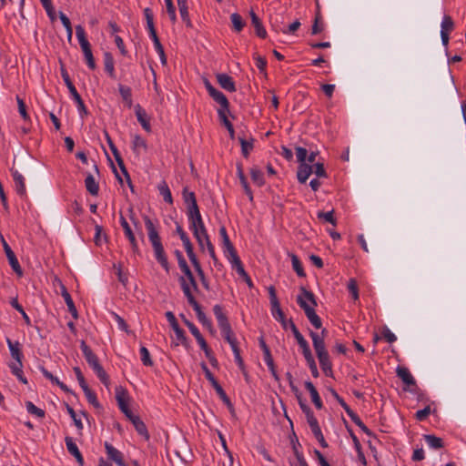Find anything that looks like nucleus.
<instances>
[{"label":"nucleus","instance_id":"8","mask_svg":"<svg viewBox=\"0 0 466 466\" xmlns=\"http://www.w3.org/2000/svg\"><path fill=\"white\" fill-rule=\"evenodd\" d=\"M1 242L11 268L18 276H22L23 270L18 262V259L16 258L15 254L14 253V251L12 250V248H10V246L8 245V243L5 241V238L2 235Z\"/></svg>","mask_w":466,"mask_h":466},{"label":"nucleus","instance_id":"28","mask_svg":"<svg viewBox=\"0 0 466 466\" xmlns=\"http://www.w3.org/2000/svg\"><path fill=\"white\" fill-rule=\"evenodd\" d=\"M250 17H251V24L255 27L257 35L261 38H265L267 32H266L260 19L258 18V16L253 11H251Z\"/></svg>","mask_w":466,"mask_h":466},{"label":"nucleus","instance_id":"25","mask_svg":"<svg viewBox=\"0 0 466 466\" xmlns=\"http://www.w3.org/2000/svg\"><path fill=\"white\" fill-rule=\"evenodd\" d=\"M237 175L239 178L240 184L243 187L244 192L248 197L249 200H253L252 191L248 184L247 177L244 175L243 167L241 164L237 165Z\"/></svg>","mask_w":466,"mask_h":466},{"label":"nucleus","instance_id":"24","mask_svg":"<svg viewBox=\"0 0 466 466\" xmlns=\"http://www.w3.org/2000/svg\"><path fill=\"white\" fill-rule=\"evenodd\" d=\"M305 388L309 390L311 397V400L314 403L315 407L319 410L322 409V400L313 383L309 380L305 381Z\"/></svg>","mask_w":466,"mask_h":466},{"label":"nucleus","instance_id":"3","mask_svg":"<svg viewBox=\"0 0 466 466\" xmlns=\"http://www.w3.org/2000/svg\"><path fill=\"white\" fill-rule=\"evenodd\" d=\"M178 282L180 284L181 289L187 299L188 304L193 308L197 314V318L198 321L210 331L213 329L212 322L208 319L206 314L203 312L200 305L196 300L193 296V292L191 291L189 285L187 283L186 279L182 277H179Z\"/></svg>","mask_w":466,"mask_h":466},{"label":"nucleus","instance_id":"40","mask_svg":"<svg viewBox=\"0 0 466 466\" xmlns=\"http://www.w3.org/2000/svg\"><path fill=\"white\" fill-rule=\"evenodd\" d=\"M424 440L426 441L427 444L432 448V449H441L443 447V441L442 439L431 434L424 435Z\"/></svg>","mask_w":466,"mask_h":466},{"label":"nucleus","instance_id":"1","mask_svg":"<svg viewBox=\"0 0 466 466\" xmlns=\"http://www.w3.org/2000/svg\"><path fill=\"white\" fill-rule=\"evenodd\" d=\"M297 302L299 307L304 310L305 315L307 316L309 322L316 328L320 329L322 326V322L320 318L317 315L315 311V307L317 306V301L314 294L306 289L304 287L300 288V294L297 298Z\"/></svg>","mask_w":466,"mask_h":466},{"label":"nucleus","instance_id":"60","mask_svg":"<svg viewBox=\"0 0 466 466\" xmlns=\"http://www.w3.org/2000/svg\"><path fill=\"white\" fill-rule=\"evenodd\" d=\"M66 410H67L68 414L70 415V417L72 418V420H74L76 427L79 431L83 430V427H84L83 423H82L81 420L77 418L75 410L71 406L66 404Z\"/></svg>","mask_w":466,"mask_h":466},{"label":"nucleus","instance_id":"13","mask_svg":"<svg viewBox=\"0 0 466 466\" xmlns=\"http://www.w3.org/2000/svg\"><path fill=\"white\" fill-rule=\"evenodd\" d=\"M105 449L107 457L113 461L117 466H127L123 458V454L120 451L116 449L113 445L108 442H105Z\"/></svg>","mask_w":466,"mask_h":466},{"label":"nucleus","instance_id":"38","mask_svg":"<svg viewBox=\"0 0 466 466\" xmlns=\"http://www.w3.org/2000/svg\"><path fill=\"white\" fill-rule=\"evenodd\" d=\"M271 312L275 319L281 323V326L284 329H287L289 327V320L286 319L285 314L282 311L280 306L275 308V309H271Z\"/></svg>","mask_w":466,"mask_h":466},{"label":"nucleus","instance_id":"12","mask_svg":"<svg viewBox=\"0 0 466 466\" xmlns=\"http://www.w3.org/2000/svg\"><path fill=\"white\" fill-rule=\"evenodd\" d=\"M119 220H120V225L124 229L125 236L127 237V238L128 239V241L131 245L132 250L134 252H138V244H137V238L135 237V234L133 232L130 225L127 221L126 218L123 216L122 212H120Z\"/></svg>","mask_w":466,"mask_h":466},{"label":"nucleus","instance_id":"63","mask_svg":"<svg viewBox=\"0 0 466 466\" xmlns=\"http://www.w3.org/2000/svg\"><path fill=\"white\" fill-rule=\"evenodd\" d=\"M23 366H10L12 373L24 384H27V380L24 376Z\"/></svg>","mask_w":466,"mask_h":466},{"label":"nucleus","instance_id":"52","mask_svg":"<svg viewBox=\"0 0 466 466\" xmlns=\"http://www.w3.org/2000/svg\"><path fill=\"white\" fill-rule=\"evenodd\" d=\"M454 28V23L452 18L450 15H444L441 22V32L450 33Z\"/></svg>","mask_w":466,"mask_h":466},{"label":"nucleus","instance_id":"27","mask_svg":"<svg viewBox=\"0 0 466 466\" xmlns=\"http://www.w3.org/2000/svg\"><path fill=\"white\" fill-rule=\"evenodd\" d=\"M118 90L125 105L128 108H131L133 106L131 88L129 86L119 84Z\"/></svg>","mask_w":466,"mask_h":466},{"label":"nucleus","instance_id":"32","mask_svg":"<svg viewBox=\"0 0 466 466\" xmlns=\"http://www.w3.org/2000/svg\"><path fill=\"white\" fill-rule=\"evenodd\" d=\"M131 422L139 435L143 436L147 441L149 440V433L147 431V426L138 416L134 418Z\"/></svg>","mask_w":466,"mask_h":466},{"label":"nucleus","instance_id":"21","mask_svg":"<svg viewBox=\"0 0 466 466\" xmlns=\"http://www.w3.org/2000/svg\"><path fill=\"white\" fill-rule=\"evenodd\" d=\"M135 113H136V116L137 118V121L140 123L142 127L147 132H150L151 131V126H150L149 118L147 116V114L146 110L143 109L140 106V105H137L135 106Z\"/></svg>","mask_w":466,"mask_h":466},{"label":"nucleus","instance_id":"10","mask_svg":"<svg viewBox=\"0 0 466 466\" xmlns=\"http://www.w3.org/2000/svg\"><path fill=\"white\" fill-rule=\"evenodd\" d=\"M76 35L84 53L85 58H94L90 44L86 38L85 29L81 25L76 27Z\"/></svg>","mask_w":466,"mask_h":466},{"label":"nucleus","instance_id":"64","mask_svg":"<svg viewBox=\"0 0 466 466\" xmlns=\"http://www.w3.org/2000/svg\"><path fill=\"white\" fill-rule=\"evenodd\" d=\"M16 101L18 105V111L21 116L25 121L29 120V116L26 111V106L22 98H20L18 96H16Z\"/></svg>","mask_w":466,"mask_h":466},{"label":"nucleus","instance_id":"9","mask_svg":"<svg viewBox=\"0 0 466 466\" xmlns=\"http://www.w3.org/2000/svg\"><path fill=\"white\" fill-rule=\"evenodd\" d=\"M6 343L10 350L11 357L15 360V362L10 363V366H23L22 359V346L19 341H12L9 338L6 339Z\"/></svg>","mask_w":466,"mask_h":466},{"label":"nucleus","instance_id":"50","mask_svg":"<svg viewBox=\"0 0 466 466\" xmlns=\"http://www.w3.org/2000/svg\"><path fill=\"white\" fill-rule=\"evenodd\" d=\"M83 391L85 393V396H86L87 401L91 405H93L95 408H100V403L97 400L96 395V393L93 390H91L90 388L86 389Z\"/></svg>","mask_w":466,"mask_h":466},{"label":"nucleus","instance_id":"7","mask_svg":"<svg viewBox=\"0 0 466 466\" xmlns=\"http://www.w3.org/2000/svg\"><path fill=\"white\" fill-rule=\"evenodd\" d=\"M189 228L192 230L194 237L196 238L199 248H203V240L206 239V238H208L203 219L200 218L198 220H190Z\"/></svg>","mask_w":466,"mask_h":466},{"label":"nucleus","instance_id":"11","mask_svg":"<svg viewBox=\"0 0 466 466\" xmlns=\"http://www.w3.org/2000/svg\"><path fill=\"white\" fill-rule=\"evenodd\" d=\"M258 343H259L260 349L263 351V356H264L265 363L268 367V369L271 371V374L275 378V380H279V375H278V373L276 371V369H275V365H274L273 358H272L271 353H270V350L268 347V345L266 344L265 339H264L263 337H260L258 339Z\"/></svg>","mask_w":466,"mask_h":466},{"label":"nucleus","instance_id":"36","mask_svg":"<svg viewBox=\"0 0 466 466\" xmlns=\"http://www.w3.org/2000/svg\"><path fill=\"white\" fill-rule=\"evenodd\" d=\"M157 189H158L160 195L163 197V199L166 202H167L169 204L173 203L171 191H170L166 181H162L161 183H159L157 186Z\"/></svg>","mask_w":466,"mask_h":466},{"label":"nucleus","instance_id":"45","mask_svg":"<svg viewBox=\"0 0 466 466\" xmlns=\"http://www.w3.org/2000/svg\"><path fill=\"white\" fill-rule=\"evenodd\" d=\"M26 410L28 413L35 415L38 418H44L45 417V410L36 407L33 402L26 401L25 402Z\"/></svg>","mask_w":466,"mask_h":466},{"label":"nucleus","instance_id":"44","mask_svg":"<svg viewBox=\"0 0 466 466\" xmlns=\"http://www.w3.org/2000/svg\"><path fill=\"white\" fill-rule=\"evenodd\" d=\"M225 256L228 258V261L230 262L234 269L243 266L238 255L237 254L236 249L228 252L227 254H225Z\"/></svg>","mask_w":466,"mask_h":466},{"label":"nucleus","instance_id":"51","mask_svg":"<svg viewBox=\"0 0 466 466\" xmlns=\"http://www.w3.org/2000/svg\"><path fill=\"white\" fill-rule=\"evenodd\" d=\"M105 137H106V140L107 142V145H108L115 159L117 160V159L122 158L117 147H116L111 137L109 136V134L106 131H105Z\"/></svg>","mask_w":466,"mask_h":466},{"label":"nucleus","instance_id":"2","mask_svg":"<svg viewBox=\"0 0 466 466\" xmlns=\"http://www.w3.org/2000/svg\"><path fill=\"white\" fill-rule=\"evenodd\" d=\"M309 336L312 339L313 347L316 351V355L319 359L320 368L324 374L328 377L332 376V363L329 360V355L323 342V338L319 337V334L310 330Z\"/></svg>","mask_w":466,"mask_h":466},{"label":"nucleus","instance_id":"56","mask_svg":"<svg viewBox=\"0 0 466 466\" xmlns=\"http://www.w3.org/2000/svg\"><path fill=\"white\" fill-rule=\"evenodd\" d=\"M201 368L204 371L206 379L211 383L212 387L215 388L216 386L219 385L212 372L209 370L206 363H201Z\"/></svg>","mask_w":466,"mask_h":466},{"label":"nucleus","instance_id":"57","mask_svg":"<svg viewBox=\"0 0 466 466\" xmlns=\"http://www.w3.org/2000/svg\"><path fill=\"white\" fill-rule=\"evenodd\" d=\"M143 219L145 221V226L147 230L148 237L158 234L157 228L155 227L153 221L150 219V218L148 216H147V215L143 216Z\"/></svg>","mask_w":466,"mask_h":466},{"label":"nucleus","instance_id":"35","mask_svg":"<svg viewBox=\"0 0 466 466\" xmlns=\"http://www.w3.org/2000/svg\"><path fill=\"white\" fill-rule=\"evenodd\" d=\"M219 234L222 238L224 253L227 254L229 251H233V249H235V248L228 238V235L227 233V229L225 227H221L219 228Z\"/></svg>","mask_w":466,"mask_h":466},{"label":"nucleus","instance_id":"17","mask_svg":"<svg viewBox=\"0 0 466 466\" xmlns=\"http://www.w3.org/2000/svg\"><path fill=\"white\" fill-rule=\"evenodd\" d=\"M397 376L402 380L408 387L416 386V380L410 372L409 369L402 366H398L396 369Z\"/></svg>","mask_w":466,"mask_h":466},{"label":"nucleus","instance_id":"18","mask_svg":"<svg viewBox=\"0 0 466 466\" xmlns=\"http://www.w3.org/2000/svg\"><path fill=\"white\" fill-rule=\"evenodd\" d=\"M213 312L217 319L218 325L220 330L227 329L228 327H231L228 322V317L223 312V308L220 305H218V304L215 305L213 307Z\"/></svg>","mask_w":466,"mask_h":466},{"label":"nucleus","instance_id":"62","mask_svg":"<svg viewBox=\"0 0 466 466\" xmlns=\"http://www.w3.org/2000/svg\"><path fill=\"white\" fill-rule=\"evenodd\" d=\"M268 294H269V299H270V304H271V309H275V308H278L279 305V301L277 298V294H276V289L274 286H269L268 288Z\"/></svg>","mask_w":466,"mask_h":466},{"label":"nucleus","instance_id":"61","mask_svg":"<svg viewBox=\"0 0 466 466\" xmlns=\"http://www.w3.org/2000/svg\"><path fill=\"white\" fill-rule=\"evenodd\" d=\"M238 140H239V143L241 145L242 155L245 157H248V156L249 154V151L252 150V148H253V143L249 142V141H247L243 137H239Z\"/></svg>","mask_w":466,"mask_h":466},{"label":"nucleus","instance_id":"23","mask_svg":"<svg viewBox=\"0 0 466 466\" xmlns=\"http://www.w3.org/2000/svg\"><path fill=\"white\" fill-rule=\"evenodd\" d=\"M313 173V167L308 163H300L298 167L297 177L299 183L304 184Z\"/></svg>","mask_w":466,"mask_h":466},{"label":"nucleus","instance_id":"19","mask_svg":"<svg viewBox=\"0 0 466 466\" xmlns=\"http://www.w3.org/2000/svg\"><path fill=\"white\" fill-rule=\"evenodd\" d=\"M116 399L120 410L123 413H127V410L129 409L127 404L128 395L127 392L122 387H117L116 389Z\"/></svg>","mask_w":466,"mask_h":466},{"label":"nucleus","instance_id":"54","mask_svg":"<svg viewBox=\"0 0 466 466\" xmlns=\"http://www.w3.org/2000/svg\"><path fill=\"white\" fill-rule=\"evenodd\" d=\"M116 161L117 163V165H118L122 174L125 176V178H126V180H127V182L128 184V187H130V189L132 191H134V187L132 185V181H131L130 176H129V174L127 172V167L125 166L123 158L117 159Z\"/></svg>","mask_w":466,"mask_h":466},{"label":"nucleus","instance_id":"42","mask_svg":"<svg viewBox=\"0 0 466 466\" xmlns=\"http://www.w3.org/2000/svg\"><path fill=\"white\" fill-rule=\"evenodd\" d=\"M11 306L15 309L19 313H21L25 324L27 326L31 325V319L28 315L24 310L23 307L18 303L17 298H13L10 301Z\"/></svg>","mask_w":466,"mask_h":466},{"label":"nucleus","instance_id":"5","mask_svg":"<svg viewBox=\"0 0 466 466\" xmlns=\"http://www.w3.org/2000/svg\"><path fill=\"white\" fill-rule=\"evenodd\" d=\"M60 71H61L62 78H63L66 87L68 88L70 95L72 96L74 101L76 103L77 109H78L79 113L80 114L83 113V114L86 115L87 110L84 104V101L81 98L80 95L78 94L73 82L71 81L70 76L66 69V66L62 62V60H60Z\"/></svg>","mask_w":466,"mask_h":466},{"label":"nucleus","instance_id":"41","mask_svg":"<svg viewBox=\"0 0 466 466\" xmlns=\"http://www.w3.org/2000/svg\"><path fill=\"white\" fill-rule=\"evenodd\" d=\"M307 422L309 423V426L314 435L315 438L320 437L322 434L321 429L319 425V421L317 418L314 416H309V419H307Z\"/></svg>","mask_w":466,"mask_h":466},{"label":"nucleus","instance_id":"20","mask_svg":"<svg viewBox=\"0 0 466 466\" xmlns=\"http://www.w3.org/2000/svg\"><path fill=\"white\" fill-rule=\"evenodd\" d=\"M218 104H219L220 107L218 108V110H222V112L224 111H229V102L228 100V98L226 97V96L218 91V89H212L210 90V95H209Z\"/></svg>","mask_w":466,"mask_h":466},{"label":"nucleus","instance_id":"47","mask_svg":"<svg viewBox=\"0 0 466 466\" xmlns=\"http://www.w3.org/2000/svg\"><path fill=\"white\" fill-rule=\"evenodd\" d=\"M139 352H140V359H141L143 365H145L147 367L153 366V360L150 357V353H149L148 350L146 347L142 346L139 350Z\"/></svg>","mask_w":466,"mask_h":466},{"label":"nucleus","instance_id":"48","mask_svg":"<svg viewBox=\"0 0 466 466\" xmlns=\"http://www.w3.org/2000/svg\"><path fill=\"white\" fill-rule=\"evenodd\" d=\"M198 276L200 279V281L204 287L205 289L209 290V283L205 276L204 270L200 265V262L198 264L193 265Z\"/></svg>","mask_w":466,"mask_h":466},{"label":"nucleus","instance_id":"43","mask_svg":"<svg viewBox=\"0 0 466 466\" xmlns=\"http://www.w3.org/2000/svg\"><path fill=\"white\" fill-rule=\"evenodd\" d=\"M225 256L228 258V261L230 262L234 269L243 266L238 255L237 254L236 249L228 252L227 254H225Z\"/></svg>","mask_w":466,"mask_h":466},{"label":"nucleus","instance_id":"39","mask_svg":"<svg viewBox=\"0 0 466 466\" xmlns=\"http://www.w3.org/2000/svg\"><path fill=\"white\" fill-rule=\"evenodd\" d=\"M132 147L137 154H139L140 149L147 150V145L146 140L141 136L135 135L133 137Z\"/></svg>","mask_w":466,"mask_h":466},{"label":"nucleus","instance_id":"29","mask_svg":"<svg viewBox=\"0 0 466 466\" xmlns=\"http://www.w3.org/2000/svg\"><path fill=\"white\" fill-rule=\"evenodd\" d=\"M85 186L86 190L92 195V196H97L99 191V186L98 183L96 181L93 175L88 174L85 179Z\"/></svg>","mask_w":466,"mask_h":466},{"label":"nucleus","instance_id":"49","mask_svg":"<svg viewBox=\"0 0 466 466\" xmlns=\"http://www.w3.org/2000/svg\"><path fill=\"white\" fill-rule=\"evenodd\" d=\"M233 27L236 31L239 32L243 29L245 23L240 15L234 13L230 16Z\"/></svg>","mask_w":466,"mask_h":466},{"label":"nucleus","instance_id":"15","mask_svg":"<svg viewBox=\"0 0 466 466\" xmlns=\"http://www.w3.org/2000/svg\"><path fill=\"white\" fill-rule=\"evenodd\" d=\"M65 442H66V446L68 452L76 458V460L79 463V465L83 466L84 458H83L80 451L78 450L76 442L74 441L73 438L66 436L65 438Z\"/></svg>","mask_w":466,"mask_h":466},{"label":"nucleus","instance_id":"53","mask_svg":"<svg viewBox=\"0 0 466 466\" xmlns=\"http://www.w3.org/2000/svg\"><path fill=\"white\" fill-rule=\"evenodd\" d=\"M182 197H183V200L186 205H190V204L197 202L195 193L192 191H189L187 187H185L183 188Z\"/></svg>","mask_w":466,"mask_h":466},{"label":"nucleus","instance_id":"31","mask_svg":"<svg viewBox=\"0 0 466 466\" xmlns=\"http://www.w3.org/2000/svg\"><path fill=\"white\" fill-rule=\"evenodd\" d=\"M228 113H229V111L222 112V110H218V117H219L221 123L228 129L230 138L233 139L235 137V130H234L233 125L228 118Z\"/></svg>","mask_w":466,"mask_h":466},{"label":"nucleus","instance_id":"34","mask_svg":"<svg viewBox=\"0 0 466 466\" xmlns=\"http://www.w3.org/2000/svg\"><path fill=\"white\" fill-rule=\"evenodd\" d=\"M184 323L188 328V329L190 330L191 334L195 337V339H197L198 345L204 344V342L206 340H205L204 337L201 335V333L198 330V329L196 327V325L194 323H192L191 321H189L188 319H184Z\"/></svg>","mask_w":466,"mask_h":466},{"label":"nucleus","instance_id":"22","mask_svg":"<svg viewBox=\"0 0 466 466\" xmlns=\"http://www.w3.org/2000/svg\"><path fill=\"white\" fill-rule=\"evenodd\" d=\"M217 81L219 86L228 92H235L236 86L233 78L227 74H218L216 76Z\"/></svg>","mask_w":466,"mask_h":466},{"label":"nucleus","instance_id":"33","mask_svg":"<svg viewBox=\"0 0 466 466\" xmlns=\"http://www.w3.org/2000/svg\"><path fill=\"white\" fill-rule=\"evenodd\" d=\"M221 334L225 340L230 345L232 350L238 348L237 339L231 327L222 329Z\"/></svg>","mask_w":466,"mask_h":466},{"label":"nucleus","instance_id":"55","mask_svg":"<svg viewBox=\"0 0 466 466\" xmlns=\"http://www.w3.org/2000/svg\"><path fill=\"white\" fill-rule=\"evenodd\" d=\"M299 405L303 411V413L306 415V418L309 419V416H314V413L310 407L306 403V400L302 398V395L297 398Z\"/></svg>","mask_w":466,"mask_h":466},{"label":"nucleus","instance_id":"6","mask_svg":"<svg viewBox=\"0 0 466 466\" xmlns=\"http://www.w3.org/2000/svg\"><path fill=\"white\" fill-rule=\"evenodd\" d=\"M148 239L152 245L157 261L168 272L169 264L159 234L149 236Z\"/></svg>","mask_w":466,"mask_h":466},{"label":"nucleus","instance_id":"37","mask_svg":"<svg viewBox=\"0 0 466 466\" xmlns=\"http://www.w3.org/2000/svg\"><path fill=\"white\" fill-rule=\"evenodd\" d=\"M250 177L255 185L262 187L265 184L264 174L258 167H252L250 169Z\"/></svg>","mask_w":466,"mask_h":466},{"label":"nucleus","instance_id":"58","mask_svg":"<svg viewBox=\"0 0 466 466\" xmlns=\"http://www.w3.org/2000/svg\"><path fill=\"white\" fill-rule=\"evenodd\" d=\"M297 342L302 350V354H303L304 358H307V357H309L312 355L309 345L308 341L304 339V337H300L299 339H297Z\"/></svg>","mask_w":466,"mask_h":466},{"label":"nucleus","instance_id":"26","mask_svg":"<svg viewBox=\"0 0 466 466\" xmlns=\"http://www.w3.org/2000/svg\"><path fill=\"white\" fill-rule=\"evenodd\" d=\"M180 269L185 275V276H181V277L186 279L187 283L189 285L190 289L191 290L193 289L194 291H198V286L197 280H196L190 268L188 267V265H186V266L180 268Z\"/></svg>","mask_w":466,"mask_h":466},{"label":"nucleus","instance_id":"46","mask_svg":"<svg viewBox=\"0 0 466 466\" xmlns=\"http://www.w3.org/2000/svg\"><path fill=\"white\" fill-rule=\"evenodd\" d=\"M290 258H291L292 268L296 271L298 276L305 277V272L302 268V264H301L299 258H298V256L291 254Z\"/></svg>","mask_w":466,"mask_h":466},{"label":"nucleus","instance_id":"30","mask_svg":"<svg viewBox=\"0 0 466 466\" xmlns=\"http://www.w3.org/2000/svg\"><path fill=\"white\" fill-rule=\"evenodd\" d=\"M41 371H42L43 375L45 376V378L49 380L53 384L57 385L63 391H65V392H69L70 391V390L68 389V387L65 383L60 381L58 378L55 377L46 369L42 367L41 368Z\"/></svg>","mask_w":466,"mask_h":466},{"label":"nucleus","instance_id":"14","mask_svg":"<svg viewBox=\"0 0 466 466\" xmlns=\"http://www.w3.org/2000/svg\"><path fill=\"white\" fill-rule=\"evenodd\" d=\"M58 281H59V285H60V289H61V296L65 299V302L68 308V311L71 313L72 317L75 319H76L78 318V313H77V309L75 306V303L71 298V295L67 291L66 286L60 280H58Z\"/></svg>","mask_w":466,"mask_h":466},{"label":"nucleus","instance_id":"4","mask_svg":"<svg viewBox=\"0 0 466 466\" xmlns=\"http://www.w3.org/2000/svg\"><path fill=\"white\" fill-rule=\"evenodd\" d=\"M80 348L86 362L96 374L97 378L106 387H108L109 377L103 369V367L100 365L97 356L93 352L91 348L87 346L84 340L81 341Z\"/></svg>","mask_w":466,"mask_h":466},{"label":"nucleus","instance_id":"59","mask_svg":"<svg viewBox=\"0 0 466 466\" xmlns=\"http://www.w3.org/2000/svg\"><path fill=\"white\" fill-rule=\"evenodd\" d=\"M334 210L329 212L319 211L318 212V218L324 219L326 222L331 223L332 225H336V218L333 216Z\"/></svg>","mask_w":466,"mask_h":466},{"label":"nucleus","instance_id":"16","mask_svg":"<svg viewBox=\"0 0 466 466\" xmlns=\"http://www.w3.org/2000/svg\"><path fill=\"white\" fill-rule=\"evenodd\" d=\"M12 177L15 182V187L16 193L20 197H25L26 195V188L25 184V178L22 174H20L17 170L11 169Z\"/></svg>","mask_w":466,"mask_h":466}]
</instances>
